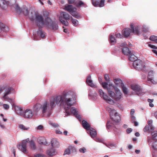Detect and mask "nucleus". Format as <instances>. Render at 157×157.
Returning a JSON list of instances; mask_svg holds the SVG:
<instances>
[{
  "instance_id": "1",
  "label": "nucleus",
  "mask_w": 157,
  "mask_h": 157,
  "mask_svg": "<svg viewBox=\"0 0 157 157\" xmlns=\"http://www.w3.org/2000/svg\"><path fill=\"white\" fill-rule=\"evenodd\" d=\"M35 19L36 23L39 27L45 26L54 30H56L58 29L57 25L48 17L44 20L41 15L37 14H35Z\"/></svg>"
},
{
  "instance_id": "2",
  "label": "nucleus",
  "mask_w": 157,
  "mask_h": 157,
  "mask_svg": "<svg viewBox=\"0 0 157 157\" xmlns=\"http://www.w3.org/2000/svg\"><path fill=\"white\" fill-rule=\"evenodd\" d=\"M74 96V92L71 91H64L62 96H60L61 105L65 110L66 111L67 113H70L68 110L73 105V102L72 100Z\"/></svg>"
},
{
  "instance_id": "3",
  "label": "nucleus",
  "mask_w": 157,
  "mask_h": 157,
  "mask_svg": "<svg viewBox=\"0 0 157 157\" xmlns=\"http://www.w3.org/2000/svg\"><path fill=\"white\" fill-rule=\"evenodd\" d=\"M99 82L101 84L103 88L108 90V94L116 101H117V94L118 92V79H115L114 80V82L115 85L110 84L108 85V84L106 82H102V79L99 78Z\"/></svg>"
},
{
  "instance_id": "4",
  "label": "nucleus",
  "mask_w": 157,
  "mask_h": 157,
  "mask_svg": "<svg viewBox=\"0 0 157 157\" xmlns=\"http://www.w3.org/2000/svg\"><path fill=\"white\" fill-rule=\"evenodd\" d=\"M52 109L48 101H45L42 104L37 103L34 106L33 108L35 113H37L41 111L44 115L46 117L50 116L51 114Z\"/></svg>"
},
{
  "instance_id": "5",
  "label": "nucleus",
  "mask_w": 157,
  "mask_h": 157,
  "mask_svg": "<svg viewBox=\"0 0 157 157\" xmlns=\"http://www.w3.org/2000/svg\"><path fill=\"white\" fill-rule=\"evenodd\" d=\"M110 114V117L112 120L111 125H110L109 122H107L106 127L108 129H109L111 127L115 132H117L118 125L117 114L115 109L109 110Z\"/></svg>"
},
{
  "instance_id": "6",
  "label": "nucleus",
  "mask_w": 157,
  "mask_h": 157,
  "mask_svg": "<svg viewBox=\"0 0 157 157\" xmlns=\"http://www.w3.org/2000/svg\"><path fill=\"white\" fill-rule=\"evenodd\" d=\"M130 29L127 28L124 29L122 31L123 35L125 38H127L130 36L131 33L139 35L140 33L139 27L138 26H135L133 23L130 24Z\"/></svg>"
},
{
  "instance_id": "7",
  "label": "nucleus",
  "mask_w": 157,
  "mask_h": 157,
  "mask_svg": "<svg viewBox=\"0 0 157 157\" xmlns=\"http://www.w3.org/2000/svg\"><path fill=\"white\" fill-rule=\"evenodd\" d=\"M63 9L69 12L73 17L75 18L79 19L80 16L78 13L76 12L77 9L74 7L72 5H67L65 6Z\"/></svg>"
},
{
  "instance_id": "8",
  "label": "nucleus",
  "mask_w": 157,
  "mask_h": 157,
  "mask_svg": "<svg viewBox=\"0 0 157 157\" xmlns=\"http://www.w3.org/2000/svg\"><path fill=\"white\" fill-rule=\"evenodd\" d=\"M133 66L136 69L143 72H146L147 71L144 63L140 59L134 61L133 63Z\"/></svg>"
},
{
  "instance_id": "9",
  "label": "nucleus",
  "mask_w": 157,
  "mask_h": 157,
  "mask_svg": "<svg viewBox=\"0 0 157 157\" xmlns=\"http://www.w3.org/2000/svg\"><path fill=\"white\" fill-rule=\"evenodd\" d=\"M71 17L66 12H61L59 17L60 21L62 24L66 26H67L68 25V22L67 21L63 20V19L65 20H68L71 18Z\"/></svg>"
},
{
  "instance_id": "10",
  "label": "nucleus",
  "mask_w": 157,
  "mask_h": 157,
  "mask_svg": "<svg viewBox=\"0 0 157 157\" xmlns=\"http://www.w3.org/2000/svg\"><path fill=\"white\" fill-rule=\"evenodd\" d=\"M29 141V139H27L22 141L21 143L17 145V147L19 149L24 153H28L27 149V144Z\"/></svg>"
},
{
  "instance_id": "11",
  "label": "nucleus",
  "mask_w": 157,
  "mask_h": 157,
  "mask_svg": "<svg viewBox=\"0 0 157 157\" xmlns=\"http://www.w3.org/2000/svg\"><path fill=\"white\" fill-rule=\"evenodd\" d=\"M60 101L61 102L60 96H57L52 98L50 100L49 103L51 108L52 109L56 105H58Z\"/></svg>"
},
{
  "instance_id": "12",
  "label": "nucleus",
  "mask_w": 157,
  "mask_h": 157,
  "mask_svg": "<svg viewBox=\"0 0 157 157\" xmlns=\"http://www.w3.org/2000/svg\"><path fill=\"white\" fill-rule=\"evenodd\" d=\"M98 92L100 94L101 97L103 98L108 103L111 104H113L115 103L114 101L109 98L102 90H99Z\"/></svg>"
},
{
  "instance_id": "13",
  "label": "nucleus",
  "mask_w": 157,
  "mask_h": 157,
  "mask_svg": "<svg viewBox=\"0 0 157 157\" xmlns=\"http://www.w3.org/2000/svg\"><path fill=\"white\" fill-rule=\"evenodd\" d=\"M70 109V108L68 110V111L70 113H67L66 111L65 110L66 116L70 115V114H72L75 116L78 119H81V117L78 114V111L75 108L73 107L71 108L70 110V112L69 111Z\"/></svg>"
},
{
  "instance_id": "14",
  "label": "nucleus",
  "mask_w": 157,
  "mask_h": 157,
  "mask_svg": "<svg viewBox=\"0 0 157 157\" xmlns=\"http://www.w3.org/2000/svg\"><path fill=\"white\" fill-rule=\"evenodd\" d=\"M46 153L49 157H52L56 155L57 154L58 151L56 148L50 147L46 150Z\"/></svg>"
},
{
  "instance_id": "15",
  "label": "nucleus",
  "mask_w": 157,
  "mask_h": 157,
  "mask_svg": "<svg viewBox=\"0 0 157 157\" xmlns=\"http://www.w3.org/2000/svg\"><path fill=\"white\" fill-rule=\"evenodd\" d=\"M33 115V113L31 110L27 109L24 112L22 116L25 118H31L32 117Z\"/></svg>"
},
{
  "instance_id": "16",
  "label": "nucleus",
  "mask_w": 157,
  "mask_h": 157,
  "mask_svg": "<svg viewBox=\"0 0 157 157\" xmlns=\"http://www.w3.org/2000/svg\"><path fill=\"white\" fill-rule=\"evenodd\" d=\"M76 151V150L74 147L70 146L65 150L63 155L71 154L72 153L75 152Z\"/></svg>"
},
{
  "instance_id": "17",
  "label": "nucleus",
  "mask_w": 157,
  "mask_h": 157,
  "mask_svg": "<svg viewBox=\"0 0 157 157\" xmlns=\"http://www.w3.org/2000/svg\"><path fill=\"white\" fill-rule=\"evenodd\" d=\"M22 12L24 14L25 16H27L29 14V17L30 20H31L32 21H34V16L33 15V13L31 12V13L30 14H29L28 13L29 12L27 8L26 7H25L24 8L23 10L22 11Z\"/></svg>"
},
{
  "instance_id": "18",
  "label": "nucleus",
  "mask_w": 157,
  "mask_h": 157,
  "mask_svg": "<svg viewBox=\"0 0 157 157\" xmlns=\"http://www.w3.org/2000/svg\"><path fill=\"white\" fill-rule=\"evenodd\" d=\"M99 0H92L93 5L94 6L102 7L104 6L105 0H101L99 4Z\"/></svg>"
},
{
  "instance_id": "19",
  "label": "nucleus",
  "mask_w": 157,
  "mask_h": 157,
  "mask_svg": "<svg viewBox=\"0 0 157 157\" xmlns=\"http://www.w3.org/2000/svg\"><path fill=\"white\" fill-rule=\"evenodd\" d=\"M118 85L122 88V91L124 94L125 95L127 94H128V89L126 87L124 86L121 80L119 78H118Z\"/></svg>"
},
{
  "instance_id": "20",
  "label": "nucleus",
  "mask_w": 157,
  "mask_h": 157,
  "mask_svg": "<svg viewBox=\"0 0 157 157\" xmlns=\"http://www.w3.org/2000/svg\"><path fill=\"white\" fill-rule=\"evenodd\" d=\"M51 147L56 148H58L59 146V144L57 140L56 139H52L51 143Z\"/></svg>"
},
{
  "instance_id": "21",
  "label": "nucleus",
  "mask_w": 157,
  "mask_h": 157,
  "mask_svg": "<svg viewBox=\"0 0 157 157\" xmlns=\"http://www.w3.org/2000/svg\"><path fill=\"white\" fill-rule=\"evenodd\" d=\"M14 109L16 113L20 115L23 116V112L22 108L17 106H15Z\"/></svg>"
},
{
  "instance_id": "22",
  "label": "nucleus",
  "mask_w": 157,
  "mask_h": 157,
  "mask_svg": "<svg viewBox=\"0 0 157 157\" xmlns=\"http://www.w3.org/2000/svg\"><path fill=\"white\" fill-rule=\"evenodd\" d=\"M131 87L132 90H134L136 92H139L141 90L139 86L135 84L131 85Z\"/></svg>"
},
{
  "instance_id": "23",
  "label": "nucleus",
  "mask_w": 157,
  "mask_h": 157,
  "mask_svg": "<svg viewBox=\"0 0 157 157\" xmlns=\"http://www.w3.org/2000/svg\"><path fill=\"white\" fill-rule=\"evenodd\" d=\"M9 30L8 27L6 26L1 22H0V33L3 31L5 32H8Z\"/></svg>"
},
{
  "instance_id": "24",
  "label": "nucleus",
  "mask_w": 157,
  "mask_h": 157,
  "mask_svg": "<svg viewBox=\"0 0 157 157\" xmlns=\"http://www.w3.org/2000/svg\"><path fill=\"white\" fill-rule=\"evenodd\" d=\"M153 76L154 72L153 71H151L149 72L147 76V81H150L152 83H153V82H154Z\"/></svg>"
},
{
  "instance_id": "25",
  "label": "nucleus",
  "mask_w": 157,
  "mask_h": 157,
  "mask_svg": "<svg viewBox=\"0 0 157 157\" xmlns=\"http://www.w3.org/2000/svg\"><path fill=\"white\" fill-rule=\"evenodd\" d=\"M86 82L88 85L89 86L92 87H96V86H95L93 83V81L91 79V77L90 75H89L87 77L86 79Z\"/></svg>"
},
{
  "instance_id": "26",
  "label": "nucleus",
  "mask_w": 157,
  "mask_h": 157,
  "mask_svg": "<svg viewBox=\"0 0 157 157\" xmlns=\"http://www.w3.org/2000/svg\"><path fill=\"white\" fill-rule=\"evenodd\" d=\"M38 141L39 144L42 145H46L47 144L45 139L43 137H39L38 139Z\"/></svg>"
},
{
  "instance_id": "27",
  "label": "nucleus",
  "mask_w": 157,
  "mask_h": 157,
  "mask_svg": "<svg viewBox=\"0 0 157 157\" xmlns=\"http://www.w3.org/2000/svg\"><path fill=\"white\" fill-rule=\"evenodd\" d=\"M89 133L92 138H94L97 135V132L93 128L89 129Z\"/></svg>"
},
{
  "instance_id": "28",
  "label": "nucleus",
  "mask_w": 157,
  "mask_h": 157,
  "mask_svg": "<svg viewBox=\"0 0 157 157\" xmlns=\"http://www.w3.org/2000/svg\"><path fill=\"white\" fill-rule=\"evenodd\" d=\"M128 55H129L128 59L129 60L134 62L137 60V57L133 54V52H131Z\"/></svg>"
},
{
  "instance_id": "29",
  "label": "nucleus",
  "mask_w": 157,
  "mask_h": 157,
  "mask_svg": "<svg viewBox=\"0 0 157 157\" xmlns=\"http://www.w3.org/2000/svg\"><path fill=\"white\" fill-rule=\"evenodd\" d=\"M82 124L83 128L88 131L90 129V125L88 123V122L85 121L83 120L82 123Z\"/></svg>"
},
{
  "instance_id": "30",
  "label": "nucleus",
  "mask_w": 157,
  "mask_h": 157,
  "mask_svg": "<svg viewBox=\"0 0 157 157\" xmlns=\"http://www.w3.org/2000/svg\"><path fill=\"white\" fill-rule=\"evenodd\" d=\"M122 52L124 54L127 56L128 55L132 52L129 50L128 48L127 47H124L123 48L122 50Z\"/></svg>"
},
{
  "instance_id": "31",
  "label": "nucleus",
  "mask_w": 157,
  "mask_h": 157,
  "mask_svg": "<svg viewBox=\"0 0 157 157\" xmlns=\"http://www.w3.org/2000/svg\"><path fill=\"white\" fill-rule=\"evenodd\" d=\"M117 34L114 35H110L109 36L110 42L112 45L116 43V40L115 39V36H117Z\"/></svg>"
},
{
  "instance_id": "32",
  "label": "nucleus",
  "mask_w": 157,
  "mask_h": 157,
  "mask_svg": "<svg viewBox=\"0 0 157 157\" xmlns=\"http://www.w3.org/2000/svg\"><path fill=\"white\" fill-rule=\"evenodd\" d=\"M37 34L38 36H40V37L42 38H44L46 35V33L45 32L40 30H39L37 32Z\"/></svg>"
},
{
  "instance_id": "33",
  "label": "nucleus",
  "mask_w": 157,
  "mask_h": 157,
  "mask_svg": "<svg viewBox=\"0 0 157 157\" xmlns=\"http://www.w3.org/2000/svg\"><path fill=\"white\" fill-rule=\"evenodd\" d=\"M104 144L107 147L110 149H113L117 147V145L114 144Z\"/></svg>"
},
{
  "instance_id": "34",
  "label": "nucleus",
  "mask_w": 157,
  "mask_h": 157,
  "mask_svg": "<svg viewBox=\"0 0 157 157\" xmlns=\"http://www.w3.org/2000/svg\"><path fill=\"white\" fill-rule=\"evenodd\" d=\"M3 99L6 101L10 102L11 104L13 105L14 104V101L13 99L10 98L8 97H6L5 96L3 97Z\"/></svg>"
},
{
  "instance_id": "35",
  "label": "nucleus",
  "mask_w": 157,
  "mask_h": 157,
  "mask_svg": "<svg viewBox=\"0 0 157 157\" xmlns=\"http://www.w3.org/2000/svg\"><path fill=\"white\" fill-rule=\"evenodd\" d=\"M152 139L153 140H157V131H155L151 133Z\"/></svg>"
},
{
  "instance_id": "36",
  "label": "nucleus",
  "mask_w": 157,
  "mask_h": 157,
  "mask_svg": "<svg viewBox=\"0 0 157 157\" xmlns=\"http://www.w3.org/2000/svg\"><path fill=\"white\" fill-rule=\"evenodd\" d=\"M30 147L31 149L32 150H35L36 148V147L34 141L33 140L31 141L30 142Z\"/></svg>"
},
{
  "instance_id": "37",
  "label": "nucleus",
  "mask_w": 157,
  "mask_h": 157,
  "mask_svg": "<svg viewBox=\"0 0 157 157\" xmlns=\"http://www.w3.org/2000/svg\"><path fill=\"white\" fill-rule=\"evenodd\" d=\"M71 19L72 23L74 26H77L78 24V21L76 19H74L72 17H71Z\"/></svg>"
},
{
  "instance_id": "38",
  "label": "nucleus",
  "mask_w": 157,
  "mask_h": 157,
  "mask_svg": "<svg viewBox=\"0 0 157 157\" xmlns=\"http://www.w3.org/2000/svg\"><path fill=\"white\" fill-rule=\"evenodd\" d=\"M75 4L77 7H79L82 6H83L84 4L82 1H79L76 2Z\"/></svg>"
},
{
  "instance_id": "39",
  "label": "nucleus",
  "mask_w": 157,
  "mask_h": 157,
  "mask_svg": "<svg viewBox=\"0 0 157 157\" xmlns=\"http://www.w3.org/2000/svg\"><path fill=\"white\" fill-rule=\"evenodd\" d=\"M15 10L18 14H20L22 11V10L21 9L20 7L18 6L17 5H16Z\"/></svg>"
},
{
  "instance_id": "40",
  "label": "nucleus",
  "mask_w": 157,
  "mask_h": 157,
  "mask_svg": "<svg viewBox=\"0 0 157 157\" xmlns=\"http://www.w3.org/2000/svg\"><path fill=\"white\" fill-rule=\"evenodd\" d=\"M19 128L23 130H28L29 129V127H26L24 125L22 124H21L19 126Z\"/></svg>"
},
{
  "instance_id": "41",
  "label": "nucleus",
  "mask_w": 157,
  "mask_h": 157,
  "mask_svg": "<svg viewBox=\"0 0 157 157\" xmlns=\"http://www.w3.org/2000/svg\"><path fill=\"white\" fill-rule=\"evenodd\" d=\"M152 147L154 150H157V141L153 142L151 145Z\"/></svg>"
},
{
  "instance_id": "42",
  "label": "nucleus",
  "mask_w": 157,
  "mask_h": 157,
  "mask_svg": "<svg viewBox=\"0 0 157 157\" xmlns=\"http://www.w3.org/2000/svg\"><path fill=\"white\" fill-rule=\"evenodd\" d=\"M149 39L150 40L154 41L155 43H157V36L154 35L151 36L150 37Z\"/></svg>"
},
{
  "instance_id": "43",
  "label": "nucleus",
  "mask_w": 157,
  "mask_h": 157,
  "mask_svg": "<svg viewBox=\"0 0 157 157\" xmlns=\"http://www.w3.org/2000/svg\"><path fill=\"white\" fill-rule=\"evenodd\" d=\"M152 121L151 120H150L148 121V125L150 126V129L151 130H153L154 129V127L152 125Z\"/></svg>"
},
{
  "instance_id": "44",
  "label": "nucleus",
  "mask_w": 157,
  "mask_h": 157,
  "mask_svg": "<svg viewBox=\"0 0 157 157\" xmlns=\"http://www.w3.org/2000/svg\"><path fill=\"white\" fill-rule=\"evenodd\" d=\"M11 90V88H9L7 90H6L3 97L5 96L6 97H7V96L10 93Z\"/></svg>"
},
{
  "instance_id": "45",
  "label": "nucleus",
  "mask_w": 157,
  "mask_h": 157,
  "mask_svg": "<svg viewBox=\"0 0 157 157\" xmlns=\"http://www.w3.org/2000/svg\"><path fill=\"white\" fill-rule=\"evenodd\" d=\"M150 129V126L147 125L144 129V132H148Z\"/></svg>"
},
{
  "instance_id": "46",
  "label": "nucleus",
  "mask_w": 157,
  "mask_h": 157,
  "mask_svg": "<svg viewBox=\"0 0 157 157\" xmlns=\"http://www.w3.org/2000/svg\"><path fill=\"white\" fill-rule=\"evenodd\" d=\"M95 141L97 142H99L102 143L103 141V140L98 137L95 138L94 139Z\"/></svg>"
},
{
  "instance_id": "47",
  "label": "nucleus",
  "mask_w": 157,
  "mask_h": 157,
  "mask_svg": "<svg viewBox=\"0 0 157 157\" xmlns=\"http://www.w3.org/2000/svg\"><path fill=\"white\" fill-rule=\"evenodd\" d=\"M50 124L54 127L56 128L58 127L59 126V125L56 123H50Z\"/></svg>"
},
{
  "instance_id": "48",
  "label": "nucleus",
  "mask_w": 157,
  "mask_h": 157,
  "mask_svg": "<svg viewBox=\"0 0 157 157\" xmlns=\"http://www.w3.org/2000/svg\"><path fill=\"white\" fill-rule=\"evenodd\" d=\"M86 149L84 147H82L79 149V151L81 153H84L86 152Z\"/></svg>"
},
{
  "instance_id": "49",
  "label": "nucleus",
  "mask_w": 157,
  "mask_h": 157,
  "mask_svg": "<svg viewBox=\"0 0 157 157\" xmlns=\"http://www.w3.org/2000/svg\"><path fill=\"white\" fill-rule=\"evenodd\" d=\"M3 106L4 108L5 109H8L9 108V105L6 104H3Z\"/></svg>"
},
{
  "instance_id": "50",
  "label": "nucleus",
  "mask_w": 157,
  "mask_h": 157,
  "mask_svg": "<svg viewBox=\"0 0 157 157\" xmlns=\"http://www.w3.org/2000/svg\"><path fill=\"white\" fill-rule=\"evenodd\" d=\"M43 128H44V127H43V126H42V125H41L38 126L37 127V128H36V129L37 130H42L43 129Z\"/></svg>"
},
{
  "instance_id": "51",
  "label": "nucleus",
  "mask_w": 157,
  "mask_h": 157,
  "mask_svg": "<svg viewBox=\"0 0 157 157\" xmlns=\"http://www.w3.org/2000/svg\"><path fill=\"white\" fill-rule=\"evenodd\" d=\"M0 126L1 128L3 129H6L5 126L4 125V124H2V123L0 122Z\"/></svg>"
},
{
  "instance_id": "52",
  "label": "nucleus",
  "mask_w": 157,
  "mask_h": 157,
  "mask_svg": "<svg viewBox=\"0 0 157 157\" xmlns=\"http://www.w3.org/2000/svg\"><path fill=\"white\" fill-rule=\"evenodd\" d=\"M35 157H45V155L44 154H38L36 155Z\"/></svg>"
},
{
  "instance_id": "53",
  "label": "nucleus",
  "mask_w": 157,
  "mask_h": 157,
  "mask_svg": "<svg viewBox=\"0 0 157 157\" xmlns=\"http://www.w3.org/2000/svg\"><path fill=\"white\" fill-rule=\"evenodd\" d=\"M131 121L132 123H133V122L135 121L136 118L134 115L131 116Z\"/></svg>"
},
{
  "instance_id": "54",
  "label": "nucleus",
  "mask_w": 157,
  "mask_h": 157,
  "mask_svg": "<svg viewBox=\"0 0 157 157\" xmlns=\"http://www.w3.org/2000/svg\"><path fill=\"white\" fill-rule=\"evenodd\" d=\"M132 131V128H128L126 130V132L127 133L129 134V133H130Z\"/></svg>"
},
{
  "instance_id": "55",
  "label": "nucleus",
  "mask_w": 157,
  "mask_h": 157,
  "mask_svg": "<svg viewBox=\"0 0 157 157\" xmlns=\"http://www.w3.org/2000/svg\"><path fill=\"white\" fill-rule=\"evenodd\" d=\"M148 46L149 47L151 48H152L155 49H157V47L154 45H152L151 44H149Z\"/></svg>"
},
{
  "instance_id": "56",
  "label": "nucleus",
  "mask_w": 157,
  "mask_h": 157,
  "mask_svg": "<svg viewBox=\"0 0 157 157\" xmlns=\"http://www.w3.org/2000/svg\"><path fill=\"white\" fill-rule=\"evenodd\" d=\"M122 94L120 90L118 89V100H119L121 97Z\"/></svg>"
},
{
  "instance_id": "57",
  "label": "nucleus",
  "mask_w": 157,
  "mask_h": 157,
  "mask_svg": "<svg viewBox=\"0 0 157 157\" xmlns=\"http://www.w3.org/2000/svg\"><path fill=\"white\" fill-rule=\"evenodd\" d=\"M104 78H105V80L106 81H108L109 80V76L108 75H105V76H104Z\"/></svg>"
},
{
  "instance_id": "58",
  "label": "nucleus",
  "mask_w": 157,
  "mask_h": 157,
  "mask_svg": "<svg viewBox=\"0 0 157 157\" xmlns=\"http://www.w3.org/2000/svg\"><path fill=\"white\" fill-rule=\"evenodd\" d=\"M135 111L134 109H132L130 112L131 116L134 115V114L135 113Z\"/></svg>"
},
{
  "instance_id": "59",
  "label": "nucleus",
  "mask_w": 157,
  "mask_h": 157,
  "mask_svg": "<svg viewBox=\"0 0 157 157\" xmlns=\"http://www.w3.org/2000/svg\"><path fill=\"white\" fill-rule=\"evenodd\" d=\"M68 1V2L70 4H73V3L75 1V0H67Z\"/></svg>"
},
{
  "instance_id": "60",
  "label": "nucleus",
  "mask_w": 157,
  "mask_h": 157,
  "mask_svg": "<svg viewBox=\"0 0 157 157\" xmlns=\"http://www.w3.org/2000/svg\"><path fill=\"white\" fill-rule=\"evenodd\" d=\"M56 133L58 134H62V132L60 131L59 130H56Z\"/></svg>"
},
{
  "instance_id": "61",
  "label": "nucleus",
  "mask_w": 157,
  "mask_h": 157,
  "mask_svg": "<svg viewBox=\"0 0 157 157\" xmlns=\"http://www.w3.org/2000/svg\"><path fill=\"white\" fill-rule=\"evenodd\" d=\"M153 99H147V101L149 103H152L153 102Z\"/></svg>"
},
{
  "instance_id": "62",
  "label": "nucleus",
  "mask_w": 157,
  "mask_h": 157,
  "mask_svg": "<svg viewBox=\"0 0 157 157\" xmlns=\"http://www.w3.org/2000/svg\"><path fill=\"white\" fill-rule=\"evenodd\" d=\"M148 31V29L147 28H143V31L144 32H147Z\"/></svg>"
},
{
  "instance_id": "63",
  "label": "nucleus",
  "mask_w": 157,
  "mask_h": 157,
  "mask_svg": "<svg viewBox=\"0 0 157 157\" xmlns=\"http://www.w3.org/2000/svg\"><path fill=\"white\" fill-rule=\"evenodd\" d=\"M147 140L148 143H149V144H150L152 142L150 138H148Z\"/></svg>"
},
{
  "instance_id": "64",
  "label": "nucleus",
  "mask_w": 157,
  "mask_h": 157,
  "mask_svg": "<svg viewBox=\"0 0 157 157\" xmlns=\"http://www.w3.org/2000/svg\"><path fill=\"white\" fill-rule=\"evenodd\" d=\"M152 52L155 53L156 55H157V51L156 50H155L153 49L152 50Z\"/></svg>"
}]
</instances>
